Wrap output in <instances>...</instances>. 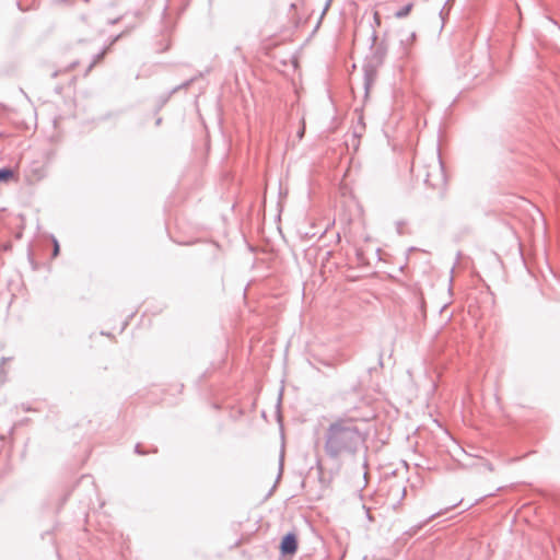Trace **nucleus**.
<instances>
[{
  "label": "nucleus",
  "mask_w": 560,
  "mask_h": 560,
  "mask_svg": "<svg viewBox=\"0 0 560 560\" xmlns=\"http://www.w3.org/2000/svg\"><path fill=\"white\" fill-rule=\"evenodd\" d=\"M15 178V173L10 168L0 170V182H9Z\"/></svg>",
  "instance_id": "obj_4"
},
{
  "label": "nucleus",
  "mask_w": 560,
  "mask_h": 560,
  "mask_svg": "<svg viewBox=\"0 0 560 560\" xmlns=\"http://www.w3.org/2000/svg\"><path fill=\"white\" fill-rule=\"evenodd\" d=\"M304 131H305V125L303 124L302 125V129L301 131L299 132V137L302 138L304 136Z\"/></svg>",
  "instance_id": "obj_8"
},
{
  "label": "nucleus",
  "mask_w": 560,
  "mask_h": 560,
  "mask_svg": "<svg viewBox=\"0 0 560 560\" xmlns=\"http://www.w3.org/2000/svg\"><path fill=\"white\" fill-rule=\"evenodd\" d=\"M363 441L353 418H338L325 430L324 450L328 456L339 457L342 454H353Z\"/></svg>",
  "instance_id": "obj_1"
},
{
  "label": "nucleus",
  "mask_w": 560,
  "mask_h": 560,
  "mask_svg": "<svg viewBox=\"0 0 560 560\" xmlns=\"http://www.w3.org/2000/svg\"><path fill=\"white\" fill-rule=\"evenodd\" d=\"M84 2H89L90 0H83Z\"/></svg>",
  "instance_id": "obj_9"
},
{
  "label": "nucleus",
  "mask_w": 560,
  "mask_h": 560,
  "mask_svg": "<svg viewBox=\"0 0 560 560\" xmlns=\"http://www.w3.org/2000/svg\"><path fill=\"white\" fill-rule=\"evenodd\" d=\"M412 8H413V4L412 3H408L406 4L405 7H402L400 10H398L396 13H395V16L397 19H402L407 15L410 14V12L412 11Z\"/></svg>",
  "instance_id": "obj_5"
},
{
  "label": "nucleus",
  "mask_w": 560,
  "mask_h": 560,
  "mask_svg": "<svg viewBox=\"0 0 560 560\" xmlns=\"http://www.w3.org/2000/svg\"><path fill=\"white\" fill-rule=\"evenodd\" d=\"M59 249H60V247H59L58 242L56 240H54V252H52L54 257H57L59 255Z\"/></svg>",
  "instance_id": "obj_6"
},
{
  "label": "nucleus",
  "mask_w": 560,
  "mask_h": 560,
  "mask_svg": "<svg viewBox=\"0 0 560 560\" xmlns=\"http://www.w3.org/2000/svg\"><path fill=\"white\" fill-rule=\"evenodd\" d=\"M373 18H374L375 24L377 26H380L381 25V15H380L378 11H374Z\"/></svg>",
  "instance_id": "obj_7"
},
{
  "label": "nucleus",
  "mask_w": 560,
  "mask_h": 560,
  "mask_svg": "<svg viewBox=\"0 0 560 560\" xmlns=\"http://www.w3.org/2000/svg\"><path fill=\"white\" fill-rule=\"evenodd\" d=\"M45 177V170L44 167H34L30 170L28 174L26 175V182L28 184H36L40 180H43Z\"/></svg>",
  "instance_id": "obj_3"
},
{
  "label": "nucleus",
  "mask_w": 560,
  "mask_h": 560,
  "mask_svg": "<svg viewBox=\"0 0 560 560\" xmlns=\"http://www.w3.org/2000/svg\"><path fill=\"white\" fill-rule=\"evenodd\" d=\"M298 550V537L293 533L287 534L280 544V552L283 556H293Z\"/></svg>",
  "instance_id": "obj_2"
}]
</instances>
